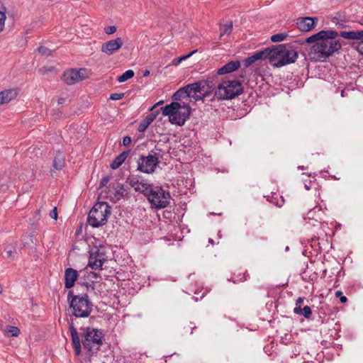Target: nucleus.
Here are the masks:
<instances>
[{
  "instance_id": "nucleus-52",
  "label": "nucleus",
  "mask_w": 363,
  "mask_h": 363,
  "mask_svg": "<svg viewBox=\"0 0 363 363\" xmlns=\"http://www.w3.org/2000/svg\"><path fill=\"white\" fill-rule=\"evenodd\" d=\"M139 184H140V180L139 179H137L136 181L132 179L130 182V186L132 187H133L134 189H135V187H137V186H139Z\"/></svg>"
},
{
  "instance_id": "nucleus-26",
  "label": "nucleus",
  "mask_w": 363,
  "mask_h": 363,
  "mask_svg": "<svg viewBox=\"0 0 363 363\" xmlns=\"http://www.w3.org/2000/svg\"><path fill=\"white\" fill-rule=\"evenodd\" d=\"M323 30H321L318 31V33H314V34L311 35V36L304 39L305 43L308 44L307 46L312 45L318 42V40L320 39V38L323 36Z\"/></svg>"
},
{
  "instance_id": "nucleus-16",
  "label": "nucleus",
  "mask_w": 363,
  "mask_h": 363,
  "mask_svg": "<svg viewBox=\"0 0 363 363\" xmlns=\"http://www.w3.org/2000/svg\"><path fill=\"white\" fill-rule=\"evenodd\" d=\"M241 66L240 60H232L226 63L222 67L218 69V74H225L238 70Z\"/></svg>"
},
{
  "instance_id": "nucleus-64",
  "label": "nucleus",
  "mask_w": 363,
  "mask_h": 363,
  "mask_svg": "<svg viewBox=\"0 0 363 363\" xmlns=\"http://www.w3.org/2000/svg\"><path fill=\"white\" fill-rule=\"evenodd\" d=\"M359 23L363 26V18L359 21Z\"/></svg>"
},
{
  "instance_id": "nucleus-33",
  "label": "nucleus",
  "mask_w": 363,
  "mask_h": 363,
  "mask_svg": "<svg viewBox=\"0 0 363 363\" xmlns=\"http://www.w3.org/2000/svg\"><path fill=\"white\" fill-rule=\"evenodd\" d=\"M134 75H135V72H133V70L128 69V70L125 71L121 75L118 76L117 77V80L120 83L125 82L128 79L133 78L134 77Z\"/></svg>"
},
{
  "instance_id": "nucleus-51",
  "label": "nucleus",
  "mask_w": 363,
  "mask_h": 363,
  "mask_svg": "<svg viewBox=\"0 0 363 363\" xmlns=\"http://www.w3.org/2000/svg\"><path fill=\"white\" fill-rule=\"evenodd\" d=\"M104 31L108 35L113 34V26H109L104 28Z\"/></svg>"
},
{
  "instance_id": "nucleus-61",
  "label": "nucleus",
  "mask_w": 363,
  "mask_h": 363,
  "mask_svg": "<svg viewBox=\"0 0 363 363\" xmlns=\"http://www.w3.org/2000/svg\"><path fill=\"white\" fill-rule=\"evenodd\" d=\"M110 167L113 169V167H114V164H113V161H112L110 164H109Z\"/></svg>"
},
{
  "instance_id": "nucleus-10",
  "label": "nucleus",
  "mask_w": 363,
  "mask_h": 363,
  "mask_svg": "<svg viewBox=\"0 0 363 363\" xmlns=\"http://www.w3.org/2000/svg\"><path fill=\"white\" fill-rule=\"evenodd\" d=\"M318 22V17H299L296 19V26L300 31L306 33L313 30Z\"/></svg>"
},
{
  "instance_id": "nucleus-35",
  "label": "nucleus",
  "mask_w": 363,
  "mask_h": 363,
  "mask_svg": "<svg viewBox=\"0 0 363 363\" xmlns=\"http://www.w3.org/2000/svg\"><path fill=\"white\" fill-rule=\"evenodd\" d=\"M220 38H221L224 35H230L232 33L233 30V23L232 21L229 22L228 23L224 24L223 26H220Z\"/></svg>"
},
{
  "instance_id": "nucleus-38",
  "label": "nucleus",
  "mask_w": 363,
  "mask_h": 363,
  "mask_svg": "<svg viewBox=\"0 0 363 363\" xmlns=\"http://www.w3.org/2000/svg\"><path fill=\"white\" fill-rule=\"evenodd\" d=\"M128 45L129 46V43L123 41L121 38H115V54H116L120 49L123 48V45Z\"/></svg>"
},
{
  "instance_id": "nucleus-17",
  "label": "nucleus",
  "mask_w": 363,
  "mask_h": 363,
  "mask_svg": "<svg viewBox=\"0 0 363 363\" xmlns=\"http://www.w3.org/2000/svg\"><path fill=\"white\" fill-rule=\"evenodd\" d=\"M17 91L15 89H5L0 92V105L10 102L17 96Z\"/></svg>"
},
{
  "instance_id": "nucleus-9",
  "label": "nucleus",
  "mask_w": 363,
  "mask_h": 363,
  "mask_svg": "<svg viewBox=\"0 0 363 363\" xmlns=\"http://www.w3.org/2000/svg\"><path fill=\"white\" fill-rule=\"evenodd\" d=\"M85 69H70L64 72L62 80L68 85H73L86 78Z\"/></svg>"
},
{
  "instance_id": "nucleus-57",
  "label": "nucleus",
  "mask_w": 363,
  "mask_h": 363,
  "mask_svg": "<svg viewBox=\"0 0 363 363\" xmlns=\"http://www.w3.org/2000/svg\"><path fill=\"white\" fill-rule=\"evenodd\" d=\"M65 98H59L57 100L58 104H63L65 103Z\"/></svg>"
},
{
  "instance_id": "nucleus-8",
  "label": "nucleus",
  "mask_w": 363,
  "mask_h": 363,
  "mask_svg": "<svg viewBox=\"0 0 363 363\" xmlns=\"http://www.w3.org/2000/svg\"><path fill=\"white\" fill-rule=\"evenodd\" d=\"M160 162L159 157L156 155L152 154L147 156L140 155L137 160V170L146 174H152L155 171Z\"/></svg>"
},
{
  "instance_id": "nucleus-19",
  "label": "nucleus",
  "mask_w": 363,
  "mask_h": 363,
  "mask_svg": "<svg viewBox=\"0 0 363 363\" xmlns=\"http://www.w3.org/2000/svg\"><path fill=\"white\" fill-rule=\"evenodd\" d=\"M65 157L64 153L61 151H57L54 157L52 167L55 169L60 170L65 167Z\"/></svg>"
},
{
  "instance_id": "nucleus-3",
  "label": "nucleus",
  "mask_w": 363,
  "mask_h": 363,
  "mask_svg": "<svg viewBox=\"0 0 363 363\" xmlns=\"http://www.w3.org/2000/svg\"><path fill=\"white\" fill-rule=\"evenodd\" d=\"M160 111L163 116L169 117L172 124L182 126L191 116V107L189 104L172 101L161 107Z\"/></svg>"
},
{
  "instance_id": "nucleus-23",
  "label": "nucleus",
  "mask_w": 363,
  "mask_h": 363,
  "mask_svg": "<svg viewBox=\"0 0 363 363\" xmlns=\"http://www.w3.org/2000/svg\"><path fill=\"white\" fill-rule=\"evenodd\" d=\"M218 70L216 72H212L211 74H208L205 79H203L204 81V83H206V88L208 89H216V83L217 80L218 79Z\"/></svg>"
},
{
  "instance_id": "nucleus-40",
  "label": "nucleus",
  "mask_w": 363,
  "mask_h": 363,
  "mask_svg": "<svg viewBox=\"0 0 363 363\" xmlns=\"http://www.w3.org/2000/svg\"><path fill=\"white\" fill-rule=\"evenodd\" d=\"M182 98H186V97L185 96V95L183 93V91L181 89V88H179L177 91H175L174 93V94L172 95V99L173 101H177V102L181 101V99Z\"/></svg>"
},
{
  "instance_id": "nucleus-13",
  "label": "nucleus",
  "mask_w": 363,
  "mask_h": 363,
  "mask_svg": "<svg viewBox=\"0 0 363 363\" xmlns=\"http://www.w3.org/2000/svg\"><path fill=\"white\" fill-rule=\"evenodd\" d=\"M267 52L266 48L256 51L252 55L246 57L242 60V64L245 68L250 67L257 60H262L267 59Z\"/></svg>"
},
{
  "instance_id": "nucleus-46",
  "label": "nucleus",
  "mask_w": 363,
  "mask_h": 363,
  "mask_svg": "<svg viewBox=\"0 0 363 363\" xmlns=\"http://www.w3.org/2000/svg\"><path fill=\"white\" fill-rule=\"evenodd\" d=\"M335 297L340 298V301L342 303H345L347 301V298L342 295V292L341 291H337L335 292Z\"/></svg>"
},
{
  "instance_id": "nucleus-62",
  "label": "nucleus",
  "mask_w": 363,
  "mask_h": 363,
  "mask_svg": "<svg viewBox=\"0 0 363 363\" xmlns=\"http://www.w3.org/2000/svg\"><path fill=\"white\" fill-rule=\"evenodd\" d=\"M31 227L33 229L35 230L37 228V225L35 223H32Z\"/></svg>"
},
{
  "instance_id": "nucleus-55",
  "label": "nucleus",
  "mask_w": 363,
  "mask_h": 363,
  "mask_svg": "<svg viewBox=\"0 0 363 363\" xmlns=\"http://www.w3.org/2000/svg\"><path fill=\"white\" fill-rule=\"evenodd\" d=\"M34 217L37 219V220H39L40 218V209H38L36 211H35V215L34 216Z\"/></svg>"
},
{
  "instance_id": "nucleus-44",
  "label": "nucleus",
  "mask_w": 363,
  "mask_h": 363,
  "mask_svg": "<svg viewBox=\"0 0 363 363\" xmlns=\"http://www.w3.org/2000/svg\"><path fill=\"white\" fill-rule=\"evenodd\" d=\"M332 22L335 23L336 24V26H337V28H345L349 27V26L345 24V22L344 21H342V20L340 21L337 17L333 18Z\"/></svg>"
},
{
  "instance_id": "nucleus-11",
  "label": "nucleus",
  "mask_w": 363,
  "mask_h": 363,
  "mask_svg": "<svg viewBox=\"0 0 363 363\" xmlns=\"http://www.w3.org/2000/svg\"><path fill=\"white\" fill-rule=\"evenodd\" d=\"M340 36L346 40H360L357 46V51L363 55V30L340 31Z\"/></svg>"
},
{
  "instance_id": "nucleus-25",
  "label": "nucleus",
  "mask_w": 363,
  "mask_h": 363,
  "mask_svg": "<svg viewBox=\"0 0 363 363\" xmlns=\"http://www.w3.org/2000/svg\"><path fill=\"white\" fill-rule=\"evenodd\" d=\"M294 313L299 315H303L307 319H309L312 315V310L308 306H306L303 308L301 306H296L294 309Z\"/></svg>"
},
{
  "instance_id": "nucleus-6",
  "label": "nucleus",
  "mask_w": 363,
  "mask_h": 363,
  "mask_svg": "<svg viewBox=\"0 0 363 363\" xmlns=\"http://www.w3.org/2000/svg\"><path fill=\"white\" fill-rule=\"evenodd\" d=\"M111 207L106 201H98L90 210L87 223L93 228L104 225L107 222V217L111 214Z\"/></svg>"
},
{
  "instance_id": "nucleus-50",
  "label": "nucleus",
  "mask_w": 363,
  "mask_h": 363,
  "mask_svg": "<svg viewBox=\"0 0 363 363\" xmlns=\"http://www.w3.org/2000/svg\"><path fill=\"white\" fill-rule=\"evenodd\" d=\"M108 181H109V177L108 176L104 177L101 179L99 188L101 189V188H103L104 186H105Z\"/></svg>"
},
{
  "instance_id": "nucleus-31",
  "label": "nucleus",
  "mask_w": 363,
  "mask_h": 363,
  "mask_svg": "<svg viewBox=\"0 0 363 363\" xmlns=\"http://www.w3.org/2000/svg\"><path fill=\"white\" fill-rule=\"evenodd\" d=\"M89 337L91 336L89 333H84L82 334V342L84 349H86L88 351L91 352L93 349L92 345L94 343L89 340Z\"/></svg>"
},
{
  "instance_id": "nucleus-41",
  "label": "nucleus",
  "mask_w": 363,
  "mask_h": 363,
  "mask_svg": "<svg viewBox=\"0 0 363 363\" xmlns=\"http://www.w3.org/2000/svg\"><path fill=\"white\" fill-rule=\"evenodd\" d=\"M197 52V50H194L190 52H189L187 55H182L179 57L177 59L174 60L173 65H179L182 60H186L189 57H191L193 54L196 53Z\"/></svg>"
},
{
  "instance_id": "nucleus-58",
  "label": "nucleus",
  "mask_w": 363,
  "mask_h": 363,
  "mask_svg": "<svg viewBox=\"0 0 363 363\" xmlns=\"http://www.w3.org/2000/svg\"><path fill=\"white\" fill-rule=\"evenodd\" d=\"M295 43H298V45H303L305 43L304 40H297L294 41Z\"/></svg>"
},
{
  "instance_id": "nucleus-49",
  "label": "nucleus",
  "mask_w": 363,
  "mask_h": 363,
  "mask_svg": "<svg viewBox=\"0 0 363 363\" xmlns=\"http://www.w3.org/2000/svg\"><path fill=\"white\" fill-rule=\"evenodd\" d=\"M131 138L130 136H125L123 139V146H128L131 143Z\"/></svg>"
},
{
  "instance_id": "nucleus-47",
  "label": "nucleus",
  "mask_w": 363,
  "mask_h": 363,
  "mask_svg": "<svg viewBox=\"0 0 363 363\" xmlns=\"http://www.w3.org/2000/svg\"><path fill=\"white\" fill-rule=\"evenodd\" d=\"M191 99H194V101H203V100H204V99H206V97L203 96V93H201L200 94L193 93V95Z\"/></svg>"
},
{
  "instance_id": "nucleus-30",
  "label": "nucleus",
  "mask_w": 363,
  "mask_h": 363,
  "mask_svg": "<svg viewBox=\"0 0 363 363\" xmlns=\"http://www.w3.org/2000/svg\"><path fill=\"white\" fill-rule=\"evenodd\" d=\"M123 50L125 52H122L121 55H117V53L115 54V64L123 62L127 59L130 51L128 45H125V47H123Z\"/></svg>"
},
{
  "instance_id": "nucleus-28",
  "label": "nucleus",
  "mask_w": 363,
  "mask_h": 363,
  "mask_svg": "<svg viewBox=\"0 0 363 363\" xmlns=\"http://www.w3.org/2000/svg\"><path fill=\"white\" fill-rule=\"evenodd\" d=\"M293 30H289L288 33H279L274 35H272L270 38L271 40L274 43L281 42L284 40L287 36L290 35L291 37H294L292 33Z\"/></svg>"
},
{
  "instance_id": "nucleus-54",
  "label": "nucleus",
  "mask_w": 363,
  "mask_h": 363,
  "mask_svg": "<svg viewBox=\"0 0 363 363\" xmlns=\"http://www.w3.org/2000/svg\"><path fill=\"white\" fill-rule=\"evenodd\" d=\"M303 301H304V298H303V297H298V299H297V300H296V306H300V304H301V303H303Z\"/></svg>"
},
{
  "instance_id": "nucleus-43",
  "label": "nucleus",
  "mask_w": 363,
  "mask_h": 363,
  "mask_svg": "<svg viewBox=\"0 0 363 363\" xmlns=\"http://www.w3.org/2000/svg\"><path fill=\"white\" fill-rule=\"evenodd\" d=\"M38 51L42 56L48 57V56H50L52 55V51L49 48H48L47 47H45V46H40L38 48Z\"/></svg>"
},
{
  "instance_id": "nucleus-48",
  "label": "nucleus",
  "mask_w": 363,
  "mask_h": 363,
  "mask_svg": "<svg viewBox=\"0 0 363 363\" xmlns=\"http://www.w3.org/2000/svg\"><path fill=\"white\" fill-rule=\"evenodd\" d=\"M50 216L55 220L57 219L58 214L57 207L55 206L53 209L50 212Z\"/></svg>"
},
{
  "instance_id": "nucleus-21",
  "label": "nucleus",
  "mask_w": 363,
  "mask_h": 363,
  "mask_svg": "<svg viewBox=\"0 0 363 363\" xmlns=\"http://www.w3.org/2000/svg\"><path fill=\"white\" fill-rule=\"evenodd\" d=\"M155 186L148 182L146 179L140 180L139 186L135 187V191H138L146 196L149 193V190L152 189Z\"/></svg>"
},
{
  "instance_id": "nucleus-45",
  "label": "nucleus",
  "mask_w": 363,
  "mask_h": 363,
  "mask_svg": "<svg viewBox=\"0 0 363 363\" xmlns=\"http://www.w3.org/2000/svg\"><path fill=\"white\" fill-rule=\"evenodd\" d=\"M216 89H217V87H216V89H212V88L211 89H208V88H206L204 89V91H203V96H205L206 98L210 96L213 93L215 94V91H216ZM215 98H216V97L214 95L213 97L210 101H213Z\"/></svg>"
},
{
  "instance_id": "nucleus-63",
  "label": "nucleus",
  "mask_w": 363,
  "mask_h": 363,
  "mask_svg": "<svg viewBox=\"0 0 363 363\" xmlns=\"http://www.w3.org/2000/svg\"><path fill=\"white\" fill-rule=\"evenodd\" d=\"M113 98H114V96H113V94H111L110 95V96H109V99H109V100H113Z\"/></svg>"
},
{
  "instance_id": "nucleus-1",
  "label": "nucleus",
  "mask_w": 363,
  "mask_h": 363,
  "mask_svg": "<svg viewBox=\"0 0 363 363\" xmlns=\"http://www.w3.org/2000/svg\"><path fill=\"white\" fill-rule=\"evenodd\" d=\"M323 36L312 45L306 46L305 50L308 52L309 60L313 62H326V60L341 50L342 44L337 37L338 33L334 30H324Z\"/></svg>"
},
{
  "instance_id": "nucleus-56",
  "label": "nucleus",
  "mask_w": 363,
  "mask_h": 363,
  "mask_svg": "<svg viewBox=\"0 0 363 363\" xmlns=\"http://www.w3.org/2000/svg\"><path fill=\"white\" fill-rule=\"evenodd\" d=\"M82 225H81L78 229H77L76 232H75V235L77 236H79L81 233H82Z\"/></svg>"
},
{
  "instance_id": "nucleus-24",
  "label": "nucleus",
  "mask_w": 363,
  "mask_h": 363,
  "mask_svg": "<svg viewBox=\"0 0 363 363\" xmlns=\"http://www.w3.org/2000/svg\"><path fill=\"white\" fill-rule=\"evenodd\" d=\"M22 242L24 247L33 249L36 251V240L33 234L23 236Z\"/></svg>"
},
{
  "instance_id": "nucleus-2",
  "label": "nucleus",
  "mask_w": 363,
  "mask_h": 363,
  "mask_svg": "<svg viewBox=\"0 0 363 363\" xmlns=\"http://www.w3.org/2000/svg\"><path fill=\"white\" fill-rule=\"evenodd\" d=\"M267 59L274 67H281L294 63L298 57L291 43L272 45L266 48Z\"/></svg>"
},
{
  "instance_id": "nucleus-4",
  "label": "nucleus",
  "mask_w": 363,
  "mask_h": 363,
  "mask_svg": "<svg viewBox=\"0 0 363 363\" xmlns=\"http://www.w3.org/2000/svg\"><path fill=\"white\" fill-rule=\"evenodd\" d=\"M67 300L69 302V307L73 310V315L76 318H86L92 311V303L89 300L86 294L82 296L74 295L73 291L69 290L67 294Z\"/></svg>"
},
{
  "instance_id": "nucleus-5",
  "label": "nucleus",
  "mask_w": 363,
  "mask_h": 363,
  "mask_svg": "<svg viewBox=\"0 0 363 363\" xmlns=\"http://www.w3.org/2000/svg\"><path fill=\"white\" fill-rule=\"evenodd\" d=\"M243 92L244 87L240 80H226L218 85L215 96L218 100H231L239 96Z\"/></svg>"
},
{
  "instance_id": "nucleus-36",
  "label": "nucleus",
  "mask_w": 363,
  "mask_h": 363,
  "mask_svg": "<svg viewBox=\"0 0 363 363\" xmlns=\"http://www.w3.org/2000/svg\"><path fill=\"white\" fill-rule=\"evenodd\" d=\"M6 8L2 4L0 7V33L4 30L5 21L6 18Z\"/></svg>"
},
{
  "instance_id": "nucleus-32",
  "label": "nucleus",
  "mask_w": 363,
  "mask_h": 363,
  "mask_svg": "<svg viewBox=\"0 0 363 363\" xmlns=\"http://www.w3.org/2000/svg\"><path fill=\"white\" fill-rule=\"evenodd\" d=\"M102 52H104L108 55H111L113 53V40H108V42L104 43L101 46V49Z\"/></svg>"
},
{
  "instance_id": "nucleus-18",
  "label": "nucleus",
  "mask_w": 363,
  "mask_h": 363,
  "mask_svg": "<svg viewBox=\"0 0 363 363\" xmlns=\"http://www.w3.org/2000/svg\"><path fill=\"white\" fill-rule=\"evenodd\" d=\"M84 333H89L90 336L89 340L94 344H96L100 345L102 344V333L99 330L96 329L91 330L89 328H87Z\"/></svg>"
},
{
  "instance_id": "nucleus-42",
  "label": "nucleus",
  "mask_w": 363,
  "mask_h": 363,
  "mask_svg": "<svg viewBox=\"0 0 363 363\" xmlns=\"http://www.w3.org/2000/svg\"><path fill=\"white\" fill-rule=\"evenodd\" d=\"M125 191L126 189L123 188V186H118L115 188V198L119 199L120 198L123 197Z\"/></svg>"
},
{
  "instance_id": "nucleus-60",
  "label": "nucleus",
  "mask_w": 363,
  "mask_h": 363,
  "mask_svg": "<svg viewBox=\"0 0 363 363\" xmlns=\"http://www.w3.org/2000/svg\"><path fill=\"white\" fill-rule=\"evenodd\" d=\"M163 103H164V101H160L157 102L156 104H155V105H154V106L150 108V111H152V109H153L156 106H157V105H160V104H163Z\"/></svg>"
},
{
  "instance_id": "nucleus-12",
  "label": "nucleus",
  "mask_w": 363,
  "mask_h": 363,
  "mask_svg": "<svg viewBox=\"0 0 363 363\" xmlns=\"http://www.w3.org/2000/svg\"><path fill=\"white\" fill-rule=\"evenodd\" d=\"M79 278L77 270L73 268H67L65 271V289L72 288Z\"/></svg>"
},
{
  "instance_id": "nucleus-59",
  "label": "nucleus",
  "mask_w": 363,
  "mask_h": 363,
  "mask_svg": "<svg viewBox=\"0 0 363 363\" xmlns=\"http://www.w3.org/2000/svg\"><path fill=\"white\" fill-rule=\"evenodd\" d=\"M149 74H150V71H149V70H147V69H145V70L143 72V77H146L149 76Z\"/></svg>"
},
{
  "instance_id": "nucleus-14",
  "label": "nucleus",
  "mask_w": 363,
  "mask_h": 363,
  "mask_svg": "<svg viewBox=\"0 0 363 363\" xmlns=\"http://www.w3.org/2000/svg\"><path fill=\"white\" fill-rule=\"evenodd\" d=\"M69 328L72 336V341L74 349L75 354L77 356H79L82 352L80 339L77 328L74 327L72 321L69 323Z\"/></svg>"
},
{
  "instance_id": "nucleus-29",
  "label": "nucleus",
  "mask_w": 363,
  "mask_h": 363,
  "mask_svg": "<svg viewBox=\"0 0 363 363\" xmlns=\"http://www.w3.org/2000/svg\"><path fill=\"white\" fill-rule=\"evenodd\" d=\"M193 93L194 94H201L202 91H204V89L206 88V83L203 79L196 81L194 83H191Z\"/></svg>"
},
{
  "instance_id": "nucleus-37",
  "label": "nucleus",
  "mask_w": 363,
  "mask_h": 363,
  "mask_svg": "<svg viewBox=\"0 0 363 363\" xmlns=\"http://www.w3.org/2000/svg\"><path fill=\"white\" fill-rule=\"evenodd\" d=\"M5 331L10 337H18L20 334V329L13 325H8Z\"/></svg>"
},
{
  "instance_id": "nucleus-27",
  "label": "nucleus",
  "mask_w": 363,
  "mask_h": 363,
  "mask_svg": "<svg viewBox=\"0 0 363 363\" xmlns=\"http://www.w3.org/2000/svg\"><path fill=\"white\" fill-rule=\"evenodd\" d=\"M130 152V150L122 152L119 155L115 157V169L119 167L126 160Z\"/></svg>"
},
{
  "instance_id": "nucleus-7",
  "label": "nucleus",
  "mask_w": 363,
  "mask_h": 363,
  "mask_svg": "<svg viewBox=\"0 0 363 363\" xmlns=\"http://www.w3.org/2000/svg\"><path fill=\"white\" fill-rule=\"evenodd\" d=\"M146 198L152 207L161 209L166 208L169 204L171 196L169 191L163 189L162 186H155L149 190Z\"/></svg>"
},
{
  "instance_id": "nucleus-53",
  "label": "nucleus",
  "mask_w": 363,
  "mask_h": 363,
  "mask_svg": "<svg viewBox=\"0 0 363 363\" xmlns=\"http://www.w3.org/2000/svg\"><path fill=\"white\" fill-rule=\"evenodd\" d=\"M123 96V93H115V101L121 99Z\"/></svg>"
},
{
  "instance_id": "nucleus-39",
  "label": "nucleus",
  "mask_w": 363,
  "mask_h": 363,
  "mask_svg": "<svg viewBox=\"0 0 363 363\" xmlns=\"http://www.w3.org/2000/svg\"><path fill=\"white\" fill-rule=\"evenodd\" d=\"M181 89L182 90V91L186 97H189L190 99L191 98V96L193 95V89H192L191 83L188 84L183 87H181Z\"/></svg>"
},
{
  "instance_id": "nucleus-22",
  "label": "nucleus",
  "mask_w": 363,
  "mask_h": 363,
  "mask_svg": "<svg viewBox=\"0 0 363 363\" xmlns=\"http://www.w3.org/2000/svg\"><path fill=\"white\" fill-rule=\"evenodd\" d=\"M130 274L128 272L122 271V272H116L115 273V279L117 281V283L115 282V285L116 284L118 287L121 286L122 289L124 290L125 288L123 287V281H129Z\"/></svg>"
},
{
  "instance_id": "nucleus-34",
  "label": "nucleus",
  "mask_w": 363,
  "mask_h": 363,
  "mask_svg": "<svg viewBox=\"0 0 363 363\" xmlns=\"http://www.w3.org/2000/svg\"><path fill=\"white\" fill-rule=\"evenodd\" d=\"M92 259V254H90L89 261L88 263V266L91 267L92 269H101L103 264V260L101 259H96L94 262L91 259Z\"/></svg>"
},
{
  "instance_id": "nucleus-20",
  "label": "nucleus",
  "mask_w": 363,
  "mask_h": 363,
  "mask_svg": "<svg viewBox=\"0 0 363 363\" xmlns=\"http://www.w3.org/2000/svg\"><path fill=\"white\" fill-rule=\"evenodd\" d=\"M17 246V242L13 241L5 247L4 252L6 255V258L13 259L18 255Z\"/></svg>"
},
{
  "instance_id": "nucleus-15",
  "label": "nucleus",
  "mask_w": 363,
  "mask_h": 363,
  "mask_svg": "<svg viewBox=\"0 0 363 363\" xmlns=\"http://www.w3.org/2000/svg\"><path fill=\"white\" fill-rule=\"evenodd\" d=\"M160 110H156L155 111H153L148 115L145 116V118H143L138 128V130L140 133H143L146 130V129L148 128V126L154 121V120L157 118L158 114L160 113Z\"/></svg>"
}]
</instances>
